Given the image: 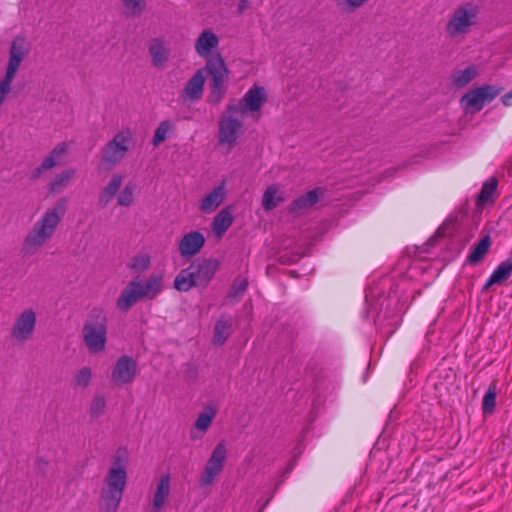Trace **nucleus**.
<instances>
[{
	"instance_id": "nucleus-1",
	"label": "nucleus",
	"mask_w": 512,
	"mask_h": 512,
	"mask_svg": "<svg viewBox=\"0 0 512 512\" xmlns=\"http://www.w3.org/2000/svg\"><path fill=\"white\" fill-rule=\"evenodd\" d=\"M68 200L61 197L35 224L27 235L22 251L26 255H34L37 250L54 234L57 225L67 210Z\"/></svg>"
},
{
	"instance_id": "nucleus-2",
	"label": "nucleus",
	"mask_w": 512,
	"mask_h": 512,
	"mask_svg": "<svg viewBox=\"0 0 512 512\" xmlns=\"http://www.w3.org/2000/svg\"><path fill=\"white\" fill-rule=\"evenodd\" d=\"M219 268L216 259H196L175 277L174 287L187 292L193 287L206 288Z\"/></svg>"
},
{
	"instance_id": "nucleus-3",
	"label": "nucleus",
	"mask_w": 512,
	"mask_h": 512,
	"mask_svg": "<svg viewBox=\"0 0 512 512\" xmlns=\"http://www.w3.org/2000/svg\"><path fill=\"white\" fill-rule=\"evenodd\" d=\"M83 340L91 353H99L105 349L107 340V317L100 309H93L85 322Z\"/></svg>"
},
{
	"instance_id": "nucleus-4",
	"label": "nucleus",
	"mask_w": 512,
	"mask_h": 512,
	"mask_svg": "<svg viewBox=\"0 0 512 512\" xmlns=\"http://www.w3.org/2000/svg\"><path fill=\"white\" fill-rule=\"evenodd\" d=\"M203 69L211 77L209 101L218 103L226 93L225 83L228 81L229 71L220 55L208 59Z\"/></svg>"
},
{
	"instance_id": "nucleus-5",
	"label": "nucleus",
	"mask_w": 512,
	"mask_h": 512,
	"mask_svg": "<svg viewBox=\"0 0 512 512\" xmlns=\"http://www.w3.org/2000/svg\"><path fill=\"white\" fill-rule=\"evenodd\" d=\"M503 90V87L495 85H483L470 90L460 100L466 113L474 114L480 111L486 103L491 102Z\"/></svg>"
},
{
	"instance_id": "nucleus-6",
	"label": "nucleus",
	"mask_w": 512,
	"mask_h": 512,
	"mask_svg": "<svg viewBox=\"0 0 512 512\" xmlns=\"http://www.w3.org/2000/svg\"><path fill=\"white\" fill-rule=\"evenodd\" d=\"M478 12V6L473 3L459 6L447 23V32H465L476 23Z\"/></svg>"
},
{
	"instance_id": "nucleus-7",
	"label": "nucleus",
	"mask_w": 512,
	"mask_h": 512,
	"mask_svg": "<svg viewBox=\"0 0 512 512\" xmlns=\"http://www.w3.org/2000/svg\"><path fill=\"white\" fill-rule=\"evenodd\" d=\"M132 136L129 131L117 133L111 141H109L104 149L102 161L110 166L116 165L124 157L129 150L128 143L131 142Z\"/></svg>"
},
{
	"instance_id": "nucleus-8",
	"label": "nucleus",
	"mask_w": 512,
	"mask_h": 512,
	"mask_svg": "<svg viewBox=\"0 0 512 512\" xmlns=\"http://www.w3.org/2000/svg\"><path fill=\"white\" fill-rule=\"evenodd\" d=\"M226 452H227L226 447L223 443H218L215 446V448L207 462V465L199 479L200 486H208L213 483L216 476L223 469L224 460L226 458Z\"/></svg>"
},
{
	"instance_id": "nucleus-9",
	"label": "nucleus",
	"mask_w": 512,
	"mask_h": 512,
	"mask_svg": "<svg viewBox=\"0 0 512 512\" xmlns=\"http://www.w3.org/2000/svg\"><path fill=\"white\" fill-rule=\"evenodd\" d=\"M35 325V312L32 309H26L15 320L11 330V337L18 343H25L31 338Z\"/></svg>"
},
{
	"instance_id": "nucleus-10",
	"label": "nucleus",
	"mask_w": 512,
	"mask_h": 512,
	"mask_svg": "<svg viewBox=\"0 0 512 512\" xmlns=\"http://www.w3.org/2000/svg\"><path fill=\"white\" fill-rule=\"evenodd\" d=\"M136 367V361L132 357L121 356L113 369L112 380L118 385L132 382L136 374Z\"/></svg>"
},
{
	"instance_id": "nucleus-11",
	"label": "nucleus",
	"mask_w": 512,
	"mask_h": 512,
	"mask_svg": "<svg viewBox=\"0 0 512 512\" xmlns=\"http://www.w3.org/2000/svg\"><path fill=\"white\" fill-rule=\"evenodd\" d=\"M242 126L243 123L236 118L223 116L219 123V143L228 144L232 147L235 144L239 133H241Z\"/></svg>"
},
{
	"instance_id": "nucleus-12",
	"label": "nucleus",
	"mask_w": 512,
	"mask_h": 512,
	"mask_svg": "<svg viewBox=\"0 0 512 512\" xmlns=\"http://www.w3.org/2000/svg\"><path fill=\"white\" fill-rule=\"evenodd\" d=\"M30 49L31 44L23 35L16 36L11 43L7 67L18 71L21 62L29 54Z\"/></svg>"
},
{
	"instance_id": "nucleus-13",
	"label": "nucleus",
	"mask_w": 512,
	"mask_h": 512,
	"mask_svg": "<svg viewBox=\"0 0 512 512\" xmlns=\"http://www.w3.org/2000/svg\"><path fill=\"white\" fill-rule=\"evenodd\" d=\"M205 244V237L198 231L185 234L179 242V252L182 257L190 258L196 255Z\"/></svg>"
},
{
	"instance_id": "nucleus-14",
	"label": "nucleus",
	"mask_w": 512,
	"mask_h": 512,
	"mask_svg": "<svg viewBox=\"0 0 512 512\" xmlns=\"http://www.w3.org/2000/svg\"><path fill=\"white\" fill-rule=\"evenodd\" d=\"M141 298V283L138 281H131L123 289L121 295L117 299V307L121 311H128L134 304H136Z\"/></svg>"
},
{
	"instance_id": "nucleus-15",
	"label": "nucleus",
	"mask_w": 512,
	"mask_h": 512,
	"mask_svg": "<svg viewBox=\"0 0 512 512\" xmlns=\"http://www.w3.org/2000/svg\"><path fill=\"white\" fill-rule=\"evenodd\" d=\"M148 51L152 58V64L158 69L165 67L170 57V49L161 38H154L148 45Z\"/></svg>"
},
{
	"instance_id": "nucleus-16",
	"label": "nucleus",
	"mask_w": 512,
	"mask_h": 512,
	"mask_svg": "<svg viewBox=\"0 0 512 512\" xmlns=\"http://www.w3.org/2000/svg\"><path fill=\"white\" fill-rule=\"evenodd\" d=\"M267 96L263 87H253L244 95L241 99V106L245 108L247 112H255L260 110L263 104L266 102Z\"/></svg>"
},
{
	"instance_id": "nucleus-17",
	"label": "nucleus",
	"mask_w": 512,
	"mask_h": 512,
	"mask_svg": "<svg viewBox=\"0 0 512 512\" xmlns=\"http://www.w3.org/2000/svg\"><path fill=\"white\" fill-rule=\"evenodd\" d=\"M123 496V491L102 487L100 492L99 512H116Z\"/></svg>"
},
{
	"instance_id": "nucleus-18",
	"label": "nucleus",
	"mask_w": 512,
	"mask_h": 512,
	"mask_svg": "<svg viewBox=\"0 0 512 512\" xmlns=\"http://www.w3.org/2000/svg\"><path fill=\"white\" fill-rule=\"evenodd\" d=\"M205 83V69H199L186 83L183 90L185 96L190 100H198L203 93Z\"/></svg>"
},
{
	"instance_id": "nucleus-19",
	"label": "nucleus",
	"mask_w": 512,
	"mask_h": 512,
	"mask_svg": "<svg viewBox=\"0 0 512 512\" xmlns=\"http://www.w3.org/2000/svg\"><path fill=\"white\" fill-rule=\"evenodd\" d=\"M225 190L223 185L215 187L201 201L199 209L204 213H211L216 210L223 202Z\"/></svg>"
},
{
	"instance_id": "nucleus-20",
	"label": "nucleus",
	"mask_w": 512,
	"mask_h": 512,
	"mask_svg": "<svg viewBox=\"0 0 512 512\" xmlns=\"http://www.w3.org/2000/svg\"><path fill=\"white\" fill-rule=\"evenodd\" d=\"M323 194L322 188H315L306 194L295 199L289 207L291 213H295L299 210L307 209L319 201V196Z\"/></svg>"
},
{
	"instance_id": "nucleus-21",
	"label": "nucleus",
	"mask_w": 512,
	"mask_h": 512,
	"mask_svg": "<svg viewBox=\"0 0 512 512\" xmlns=\"http://www.w3.org/2000/svg\"><path fill=\"white\" fill-rule=\"evenodd\" d=\"M127 482V472L122 467L110 468L104 481L103 487L110 489L125 490Z\"/></svg>"
},
{
	"instance_id": "nucleus-22",
	"label": "nucleus",
	"mask_w": 512,
	"mask_h": 512,
	"mask_svg": "<svg viewBox=\"0 0 512 512\" xmlns=\"http://www.w3.org/2000/svg\"><path fill=\"white\" fill-rule=\"evenodd\" d=\"M170 492V476L163 475L158 482L151 512H160Z\"/></svg>"
},
{
	"instance_id": "nucleus-23",
	"label": "nucleus",
	"mask_w": 512,
	"mask_h": 512,
	"mask_svg": "<svg viewBox=\"0 0 512 512\" xmlns=\"http://www.w3.org/2000/svg\"><path fill=\"white\" fill-rule=\"evenodd\" d=\"M512 272V258L503 261L494 270L488 281L483 286V290L489 289L492 285L501 284L506 281Z\"/></svg>"
},
{
	"instance_id": "nucleus-24",
	"label": "nucleus",
	"mask_w": 512,
	"mask_h": 512,
	"mask_svg": "<svg viewBox=\"0 0 512 512\" xmlns=\"http://www.w3.org/2000/svg\"><path fill=\"white\" fill-rule=\"evenodd\" d=\"M233 223L232 207L222 209L213 219L212 230L217 236L223 235Z\"/></svg>"
},
{
	"instance_id": "nucleus-25",
	"label": "nucleus",
	"mask_w": 512,
	"mask_h": 512,
	"mask_svg": "<svg viewBox=\"0 0 512 512\" xmlns=\"http://www.w3.org/2000/svg\"><path fill=\"white\" fill-rule=\"evenodd\" d=\"M218 44L219 39L216 34H200L195 42V49L201 57H208Z\"/></svg>"
},
{
	"instance_id": "nucleus-26",
	"label": "nucleus",
	"mask_w": 512,
	"mask_h": 512,
	"mask_svg": "<svg viewBox=\"0 0 512 512\" xmlns=\"http://www.w3.org/2000/svg\"><path fill=\"white\" fill-rule=\"evenodd\" d=\"M123 177L114 174L99 196V205L104 208L114 198L122 184Z\"/></svg>"
},
{
	"instance_id": "nucleus-27",
	"label": "nucleus",
	"mask_w": 512,
	"mask_h": 512,
	"mask_svg": "<svg viewBox=\"0 0 512 512\" xmlns=\"http://www.w3.org/2000/svg\"><path fill=\"white\" fill-rule=\"evenodd\" d=\"M478 75L476 66L471 65L463 70L456 71L452 75L453 84L457 88H463L473 81Z\"/></svg>"
},
{
	"instance_id": "nucleus-28",
	"label": "nucleus",
	"mask_w": 512,
	"mask_h": 512,
	"mask_svg": "<svg viewBox=\"0 0 512 512\" xmlns=\"http://www.w3.org/2000/svg\"><path fill=\"white\" fill-rule=\"evenodd\" d=\"M162 276L152 274L144 285L141 284V293L143 297L153 299L161 290Z\"/></svg>"
},
{
	"instance_id": "nucleus-29",
	"label": "nucleus",
	"mask_w": 512,
	"mask_h": 512,
	"mask_svg": "<svg viewBox=\"0 0 512 512\" xmlns=\"http://www.w3.org/2000/svg\"><path fill=\"white\" fill-rule=\"evenodd\" d=\"M490 245V236H484L469 254L467 259L468 262L473 265L479 263L483 259L484 255L488 252Z\"/></svg>"
},
{
	"instance_id": "nucleus-30",
	"label": "nucleus",
	"mask_w": 512,
	"mask_h": 512,
	"mask_svg": "<svg viewBox=\"0 0 512 512\" xmlns=\"http://www.w3.org/2000/svg\"><path fill=\"white\" fill-rule=\"evenodd\" d=\"M277 187L272 185L269 186L263 194L262 206L266 211H271L276 208L280 202L283 201L282 197L277 196Z\"/></svg>"
},
{
	"instance_id": "nucleus-31",
	"label": "nucleus",
	"mask_w": 512,
	"mask_h": 512,
	"mask_svg": "<svg viewBox=\"0 0 512 512\" xmlns=\"http://www.w3.org/2000/svg\"><path fill=\"white\" fill-rule=\"evenodd\" d=\"M75 171L67 169L58 174L55 179L50 183V192L53 194L59 193L67 183L73 178Z\"/></svg>"
},
{
	"instance_id": "nucleus-32",
	"label": "nucleus",
	"mask_w": 512,
	"mask_h": 512,
	"mask_svg": "<svg viewBox=\"0 0 512 512\" xmlns=\"http://www.w3.org/2000/svg\"><path fill=\"white\" fill-rule=\"evenodd\" d=\"M231 324L223 319H219L214 328L213 341L216 345H223L230 334Z\"/></svg>"
},
{
	"instance_id": "nucleus-33",
	"label": "nucleus",
	"mask_w": 512,
	"mask_h": 512,
	"mask_svg": "<svg viewBox=\"0 0 512 512\" xmlns=\"http://www.w3.org/2000/svg\"><path fill=\"white\" fill-rule=\"evenodd\" d=\"M125 13L129 16H140L146 9L145 0H120Z\"/></svg>"
},
{
	"instance_id": "nucleus-34",
	"label": "nucleus",
	"mask_w": 512,
	"mask_h": 512,
	"mask_svg": "<svg viewBox=\"0 0 512 512\" xmlns=\"http://www.w3.org/2000/svg\"><path fill=\"white\" fill-rule=\"evenodd\" d=\"M66 152V147L64 144L57 145L54 149H52L49 155L43 160L41 163V168H44L46 171L52 169L57 165V159L61 157Z\"/></svg>"
},
{
	"instance_id": "nucleus-35",
	"label": "nucleus",
	"mask_w": 512,
	"mask_h": 512,
	"mask_svg": "<svg viewBox=\"0 0 512 512\" xmlns=\"http://www.w3.org/2000/svg\"><path fill=\"white\" fill-rule=\"evenodd\" d=\"M496 381H493L483 398L482 409L484 413H492L496 405Z\"/></svg>"
},
{
	"instance_id": "nucleus-36",
	"label": "nucleus",
	"mask_w": 512,
	"mask_h": 512,
	"mask_svg": "<svg viewBox=\"0 0 512 512\" xmlns=\"http://www.w3.org/2000/svg\"><path fill=\"white\" fill-rule=\"evenodd\" d=\"M496 187H497V181L494 178H492L489 181L485 182L483 184L481 192H480V194L478 196V200H477L478 204L479 205H484V204L488 203L492 199V196H493V193L496 190Z\"/></svg>"
},
{
	"instance_id": "nucleus-37",
	"label": "nucleus",
	"mask_w": 512,
	"mask_h": 512,
	"mask_svg": "<svg viewBox=\"0 0 512 512\" xmlns=\"http://www.w3.org/2000/svg\"><path fill=\"white\" fill-rule=\"evenodd\" d=\"M371 0H336L337 6L344 12L353 13L364 6Z\"/></svg>"
},
{
	"instance_id": "nucleus-38",
	"label": "nucleus",
	"mask_w": 512,
	"mask_h": 512,
	"mask_svg": "<svg viewBox=\"0 0 512 512\" xmlns=\"http://www.w3.org/2000/svg\"><path fill=\"white\" fill-rule=\"evenodd\" d=\"M171 124L168 120H164L162 121L159 126L157 127V129L155 130V133H154V136H153V140H152V144L157 147L159 146L162 142H164L167 138V134L171 131Z\"/></svg>"
},
{
	"instance_id": "nucleus-39",
	"label": "nucleus",
	"mask_w": 512,
	"mask_h": 512,
	"mask_svg": "<svg viewBox=\"0 0 512 512\" xmlns=\"http://www.w3.org/2000/svg\"><path fill=\"white\" fill-rule=\"evenodd\" d=\"M248 287V279L247 278H241L237 277L228 292L229 298L238 299L240 298L244 292L247 290Z\"/></svg>"
},
{
	"instance_id": "nucleus-40",
	"label": "nucleus",
	"mask_w": 512,
	"mask_h": 512,
	"mask_svg": "<svg viewBox=\"0 0 512 512\" xmlns=\"http://www.w3.org/2000/svg\"><path fill=\"white\" fill-rule=\"evenodd\" d=\"M214 416L215 411L212 408H209V410L201 413L194 424L195 428L200 431H206L211 425Z\"/></svg>"
},
{
	"instance_id": "nucleus-41",
	"label": "nucleus",
	"mask_w": 512,
	"mask_h": 512,
	"mask_svg": "<svg viewBox=\"0 0 512 512\" xmlns=\"http://www.w3.org/2000/svg\"><path fill=\"white\" fill-rule=\"evenodd\" d=\"M106 407V401L105 397L102 395H97L93 399L91 406H90V415L93 418H99L105 410Z\"/></svg>"
},
{
	"instance_id": "nucleus-42",
	"label": "nucleus",
	"mask_w": 512,
	"mask_h": 512,
	"mask_svg": "<svg viewBox=\"0 0 512 512\" xmlns=\"http://www.w3.org/2000/svg\"><path fill=\"white\" fill-rule=\"evenodd\" d=\"M134 201V188L132 185L128 184L124 187L121 193L118 196L117 203L120 206L128 207Z\"/></svg>"
},
{
	"instance_id": "nucleus-43",
	"label": "nucleus",
	"mask_w": 512,
	"mask_h": 512,
	"mask_svg": "<svg viewBox=\"0 0 512 512\" xmlns=\"http://www.w3.org/2000/svg\"><path fill=\"white\" fill-rule=\"evenodd\" d=\"M17 71L6 68L4 78L0 81V94L7 96L11 91V83L16 75Z\"/></svg>"
},
{
	"instance_id": "nucleus-44",
	"label": "nucleus",
	"mask_w": 512,
	"mask_h": 512,
	"mask_svg": "<svg viewBox=\"0 0 512 512\" xmlns=\"http://www.w3.org/2000/svg\"><path fill=\"white\" fill-rule=\"evenodd\" d=\"M150 266V257L146 254L138 255L133 258L131 268L136 271H144Z\"/></svg>"
},
{
	"instance_id": "nucleus-45",
	"label": "nucleus",
	"mask_w": 512,
	"mask_h": 512,
	"mask_svg": "<svg viewBox=\"0 0 512 512\" xmlns=\"http://www.w3.org/2000/svg\"><path fill=\"white\" fill-rule=\"evenodd\" d=\"M92 372L88 367L82 368L76 375L77 385L87 387L91 381Z\"/></svg>"
},
{
	"instance_id": "nucleus-46",
	"label": "nucleus",
	"mask_w": 512,
	"mask_h": 512,
	"mask_svg": "<svg viewBox=\"0 0 512 512\" xmlns=\"http://www.w3.org/2000/svg\"><path fill=\"white\" fill-rule=\"evenodd\" d=\"M117 467H122L123 470H126L125 449L119 448L116 452L111 468Z\"/></svg>"
},
{
	"instance_id": "nucleus-47",
	"label": "nucleus",
	"mask_w": 512,
	"mask_h": 512,
	"mask_svg": "<svg viewBox=\"0 0 512 512\" xmlns=\"http://www.w3.org/2000/svg\"><path fill=\"white\" fill-rule=\"evenodd\" d=\"M49 466L50 462L42 458H39L36 462V469L43 476L47 474Z\"/></svg>"
},
{
	"instance_id": "nucleus-48",
	"label": "nucleus",
	"mask_w": 512,
	"mask_h": 512,
	"mask_svg": "<svg viewBox=\"0 0 512 512\" xmlns=\"http://www.w3.org/2000/svg\"><path fill=\"white\" fill-rule=\"evenodd\" d=\"M197 369L191 365H188L185 370V378L190 382H194L197 378Z\"/></svg>"
},
{
	"instance_id": "nucleus-49",
	"label": "nucleus",
	"mask_w": 512,
	"mask_h": 512,
	"mask_svg": "<svg viewBox=\"0 0 512 512\" xmlns=\"http://www.w3.org/2000/svg\"><path fill=\"white\" fill-rule=\"evenodd\" d=\"M227 111L231 112V113L246 114L245 108H242V106H241V100L239 101V103L237 105L236 104H228Z\"/></svg>"
},
{
	"instance_id": "nucleus-50",
	"label": "nucleus",
	"mask_w": 512,
	"mask_h": 512,
	"mask_svg": "<svg viewBox=\"0 0 512 512\" xmlns=\"http://www.w3.org/2000/svg\"><path fill=\"white\" fill-rule=\"evenodd\" d=\"M250 4L249 0H239L236 13L239 15L243 14L250 7Z\"/></svg>"
},
{
	"instance_id": "nucleus-51",
	"label": "nucleus",
	"mask_w": 512,
	"mask_h": 512,
	"mask_svg": "<svg viewBox=\"0 0 512 512\" xmlns=\"http://www.w3.org/2000/svg\"><path fill=\"white\" fill-rule=\"evenodd\" d=\"M46 171L44 168H41V165L38 166L37 168H35L31 174H30V179L31 180H37L39 179L41 176H42V173Z\"/></svg>"
},
{
	"instance_id": "nucleus-52",
	"label": "nucleus",
	"mask_w": 512,
	"mask_h": 512,
	"mask_svg": "<svg viewBox=\"0 0 512 512\" xmlns=\"http://www.w3.org/2000/svg\"><path fill=\"white\" fill-rule=\"evenodd\" d=\"M511 99H512V90L510 92L504 94L501 98V101L505 106H510Z\"/></svg>"
},
{
	"instance_id": "nucleus-53",
	"label": "nucleus",
	"mask_w": 512,
	"mask_h": 512,
	"mask_svg": "<svg viewBox=\"0 0 512 512\" xmlns=\"http://www.w3.org/2000/svg\"><path fill=\"white\" fill-rule=\"evenodd\" d=\"M6 96L0 94V106L2 105V103L4 102Z\"/></svg>"
}]
</instances>
